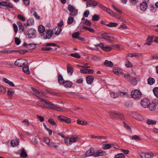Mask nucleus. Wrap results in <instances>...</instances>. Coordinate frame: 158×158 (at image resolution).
I'll list each match as a JSON object with an SVG mask.
<instances>
[{"label":"nucleus","mask_w":158,"mask_h":158,"mask_svg":"<svg viewBox=\"0 0 158 158\" xmlns=\"http://www.w3.org/2000/svg\"><path fill=\"white\" fill-rule=\"evenodd\" d=\"M6 92L5 88L3 87H0V94H3Z\"/></svg>","instance_id":"nucleus-57"},{"label":"nucleus","mask_w":158,"mask_h":158,"mask_svg":"<svg viewBox=\"0 0 158 158\" xmlns=\"http://www.w3.org/2000/svg\"><path fill=\"white\" fill-rule=\"evenodd\" d=\"M101 38L109 43H112L114 40V37L111 35L106 32L102 33L101 34Z\"/></svg>","instance_id":"nucleus-2"},{"label":"nucleus","mask_w":158,"mask_h":158,"mask_svg":"<svg viewBox=\"0 0 158 158\" xmlns=\"http://www.w3.org/2000/svg\"><path fill=\"white\" fill-rule=\"evenodd\" d=\"M64 142L67 145L71 144L70 141V138L65 139H64Z\"/></svg>","instance_id":"nucleus-63"},{"label":"nucleus","mask_w":158,"mask_h":158,"mask_svg":"<svg viewBox=\"0 0 158 158\" xmlns=\"http://www.w3.org/2000/svg\"><path fill=\"white\" fill-rule=\"evenodd\" d=\"M26 33L29 38H33L36 37V31L34 29H29Z\"/></svg>","instance_id":"nucleus-7"},{"label":"nucleus","mask_w":158,"mask_h":158,"mask_svg":"<svg viewBox=\"0 0 158 158\" xmlns=\"http://www.w3.org/2000/svg\"><path fill=\"white\" fill-rule=\"evenodd\" d=\"M53 34V32L52 30H48L47 31L45 35H44L43 37L44 39H49L52 36Z\"/></svg>","instance_id":"nucleus-13"},{"label":"nucleus","mask_w":158,"mask_h":158,"mask_svg":"<svg viewBox=\"0 0 158 158\" xmlns=\"http://www.w3.org/2000/svg\"><path fill=\"white\" fill-rule=\"evenodd\" d=\"M106 25L109 27H115L118 26V23H117L110 22L109 23L107 24Z\"/></svg>","instance_id":"nucleus-38"},{"label":"nucleus","mask_w":158,"mask_h":158,"mask_svg":"<svg viewBox=\"0 0 158 158\" xmlns=\"http://www.w3.org/2000/svg\"><path fill=\"white\" fill-rule=\"evenodd\" d=\"M141 104L142 106L144 108H147L148 107L150 104V102L149 100L146 98L142 99L141 102Z\"/></svg>","instance_id":"nucleus-11"},{"label":"nucleus","mask_w":158,"mask_h":158,"mask_svg":"<svg viewBox=\"0 0 158 158\" xmlns=\"http://www.w3.org/2000/svg\"><path fill=\"white\" fill-rule=\"evenodd\" d=\"M98 4V3L95 1L90 0L88 1L87 2V7H94L96 6Z\"/></svg>","instance_id":"nucleus-15"},{"label":"nucleus","mask_w":158,"mask_h":158,"mask_svg":"<svg viewBox=\"0 0 158 158\" xmlns=\"http://www.w3.org/2000/svg\"><path fill=\"white\" fill-rule=\"evenodd\" d=\"M100 19L98 15H94L93 16L92 20L94 21H98Z\"/></svg>","instance_id":"nucleus-46"},{"label":"nucleus","mask_w":158,"mask_h":158,"mask_svg":"<svg viewBox=\"0 0 158 158\" xmlns=\"http://www.w3.org/2000/svg\"><path fill=\"white\" fill-rule=\"evenodd\" d=\"M154 154L152 153H145V158H152L153 157Z\"/></svg>","instance_id":"nucleus-39"},{"label":"nucleus","mask_w":158,"mask_h":158,"mask_svg":"<svg viewBox=\"0 0 158 158\" xmlns=\"http://www.w3.org/2000/svg\"><path fill=\"white\" fill-rule=\"evenodd\" d=\"M36 47L35 44H29L27 45V48L30 49H33L35 48Z\"/></svg>","instance_id":"nucleus-42"},{"label":"nucleus","mask_w":158,"mask_h":158,"mask_svg":"<svg viewBox=\"0 0 158 158\" xmlns=\"http://www.w3.org/2000/svg\"><path fill=\"white\" fill-rule=\"evenodd\" d=\"M95 152L94 149L93 148H91L86 152L85 156L89 157L93 155L94 156Z\"/></svg>","instance_id":"nucleus-14"},{"label":"nucleus","mask_w":158,"mask_h":158,"mask_svg":"<svg viewBox=\"0 0 158 158\" xmlns=\"http://www.w3.org/2000/svg\"><path fill=\"white\" fill-rule=\"evenodd\" d=\"M87 83L89 85H91L94 80V77L91 75L88 76L86 78Z\"/></svg>","instance_id":"nucleus-19"},{"label":"nucleus","mask_w":158,"mask_h":158,"mask_svg":"<svg viewBox=\"0 0 158 158\" xmlns=\"http://www.w3.org/2000/svg\"><path fill=\"white\" fill-rule=\"evenodd\" d=\"M63 85L67 88H70L73 85V83L69 81H66L64 82Z\"/></svg>","instance_id":"nucleus-23"},{"label":"nucleus","mask_w":158,"mask_h":158,"mask_svg":"<svg viewBox=\"0 0 158 158\" xmlns=\"http://www.w3.org/2000/svg\"><path fill=\"white\" fill-rule=\"evenodd\" d=\"M25 66L23 68V71L26 73L29 74H30V72L29 70L28 66L27 65Z\"/></svg>","instance_id":"nucleus-34"},{"label":"nucleus","mask_w":158,"mask_h":158,"mask_svg":"<svg viewBox=\"0 0 158 158\" xmlns=\"http://www.w3.org/2000/svg\"><path fill=\"white\" fill-rule=\"evenodd\" d=\"M67 72L68 73L71 75L73 71V68L69 64H68L67 65Z\"/></svg>","instance_id":"nucleus-22"},{"label":"nucleus","mask_w":158,"mask_h":158,"mask_svg":"<svg viewBox=\"0 0 158 158\" xmlns=\"http://www.w3.org/2000/svg\"><path fill=\"white\" fill-rule=\"evenodd\" d=\"M52 48L51 47H43L41 48V50L43 51H49L51 50Z\"/></svg>","instance_id":"nucleus-61"},{"label":"nucleus","mask_w":158,"mask_h":158,"mask_svg":"<svg viewBox=\"0 0 158 158\" xmlns=\"http://www.w3.org/2000/svg\"><path fill=\"white\" fill-rule=\"evenodd\" d=\"M128 81L133 85H135L137 84V81L136 77H131L129 80H128Z\"/></svg>","instance_id":"nucleus-20"},{"label":"nucleus","mask_w":158,"mask_h":158,"mask_svg":"<svg viewBox=\"0 0 158 158\" xmlns=\"http://www.w3.org/2000/svg\"><path fill=\"white\" fill-rule=\"evenodd\" d=\"M15 44L17 45H19L20 43V40L17 37L15 38Z\"/></svg>","instance_id":"nucleus-64"},{"label":"nucleus","mask_w":158,"mask_h":158,"mask_svg":"<svg viewBox=\"0 0 158 158\" xmlns=\"http://www.w3.org/2000/svg\"><path fill=\"white\" fill-rule=\"evenodd\" d=\"M124 118V115L123 114L120 113H118L117 119L120 118L123 119Z\"/></svg>","instance_id":"nucleus-58"},{"label":"nucleus","mask_w":158,"mask_h":158,"mask_svg":"<svg viewBox=\"0 0 158 158\" xmlns=\"http://www.w3.org/2000/svg\"><path fill=\"white\" fill-rule=\"evenodd\" d=\"M91 138H95L98 139H106L107 138L106 137L104 136H95L94 135H92L91 136Z\"/></svg>","instance_id":"nucleus-36"},{"label":"nucleus","mask_w":158,"mask_h":158,"mask_svg":"<svg viewBox=\"0 0 158 158\" xmlns=\"http://www.w3.org/2000/svg\"><path fill=\"white\" fill-rule=\"evenodd\" d=\"M33 90L34 92V94H35L36 96L38 97L39 98H40V96L46 97V94L44 92H39L35 88H34Z\"/></svg>","instance_id":"nucleus-10"},{"label":"nucleus","mask_w":158,"mask_h":158,"mask_svg":"<svg viewBox=\"0 0 158 158\" xmlns=\"http://www.w3.org/2000/svg\"><path fill=\"white\" fill-rule=\"evenodd\" d=\"M124 127L130 131V132H132V130L130 127L125 122H123Z\"/></svg>","instance_id":"nucleus-54"},{"label":"nucleus","mask_w":158,"mask_h":158,"mask_svg":"<svg viewBox=\"0 0 158 158\" xmlns=\"http://www.w3.org/2000/svg\"><path fill=\"white\" fill-rule=\"evenodd\" d=\"M110 117L113 119H117L118 117V112L115 111H110L109 113Z\"/></svg>","instance_id":"nucleus-18"},{"label":"nucleus","mask_w":158,"mask_h":158,"mask_svg":"<svg viewBox=\"0 0 158 158\" xmlns=\"http://www.w3.org/2000/svg\"><path fill=\"white\" fill-rule=\"evenodd\" d=\"M48 146L51 147H54L56 149H57L58 147V145H56L55 143L52 141L50 142Z\"/></svg>","instance_id":"nucleus-47"},{"label":"nucleus","mask_w":158,"mask_h":158,"mask_svg":"<svg viewBox=\"0 0 158 158\" xmlns=\"http://www.w3.org/2000/svg\"><path fill=\"white\" fill-rule=\"evenodd\" d=\"M114 158H125V156L123 153H119L116 155Z\"/></svg>","instance_id":"nucleus-48"},{"label":"nucleus","mask_w":158,"mask_h":158,"mask_svg":"<svg viewBox=\"0 0 158 158\" xmlns=\"http://www.w3.org/2000/svg\"><path fill=\"white\" fill-rule=\"evenodd\" d=\"M36 116L37 118L39 119V120H40V122H42L44 121V119L43 117L41 116H40L38 114L36 115Z\"/></svg>","instance_id":"nucleus-60"},{"label":"nucleus","mask_w":158,"mask_h":158,"mask_svg":"<svg viewBox=\"0 0 158 158\" xmlns=\"http://www.w3.org/2000/svg\"><path fill=\"white\" fill-rule=\"evenodd\" d=\"M58 81L59 83L60 84H63L64 82L65 81L63 79V77L60 74H59L58 77Z\"/></svg>","instance_id":"nucleus-27"},{"label":"nucleus","mask_w":158,"mask_h":158,"mask_svg":"<svg viewBox=\"0 0 158 158\" xmlns=\"http://www.w3.org/2000/svg\"><path fill=\"white\" fill-rule=\"evenodd\" d=\"M61 30H62V29L61 28L58 27L56 31L55 32V34L56 35H59L60 34V33L61 31Z\"/></svg>","instance_id":"nucleus-55"},{"label":"nucleus","mask_w":158,"mask_h":158,"mask_svg":"<svg viewBox=\"0 0 158 158\" xmlns=\"http://www.w3.org/2000/svg\"><path fill=\"white\" fill-rule=\"evenodd\" d=\"M3 81L6 83L9 84L10 86H11L14 87L15 86L14 84L12 82L10 81L9 80L6 78H3Z\"/></svg>","instance_id":"nucleus-28"},{"label":"nucleus","mask_w":158,"mask_h":158,"mask_svg":"<svg viewBox=\"0 0 158 158\" xmlns=\"http://www.w3.org/2000/svg\"><path fill=\"white\" fill-rule=\"evenodd\" d=\"M19 29L21 30L22 31H24V27L22 25V23L20 21H18L17 23Z\"/></svg>","instance_id":"nucleus-37"},{"label":"nucleus","mask_w":158,"mask_h":158,"mask_svg":"<svg viewBox=\"0 0 158 158\" xmlns=\"http://www.w3.org/2000/svg\"><path fill=\"white\" fill-rule=\"evenodd\" d=\"M44 141L48 145L49 144L50 140V139L48 138H44Z\"/></svg>","instance_id":"nucleus-62"},{"label":"nucleus","mask_w":158,"mask_h":158,"mask_svg":"<svg viewBox=\"0 0 158 158\" xmlns=\"http://www.w3.org/2000/svg\"><path fill=\"white\" fill-rule=\"evenodd\" d=\"M27 155L25 152L24 148H23L21 152L20 156L21 157L23 158H25L27 156Z\"/></svg>","instance_id":"nucleus-26"},{"label":"nucleus","mask_w":158,"mask_h":158,"mask_svg":"<svg viewBox=\"0 0 158 158\" xmlns=\"http://www.w3.org/2000/svg\"><path fill=\"white\" fill-rule=\"evenodd\" d=\"M112 48L111 46H106L105 47L104 49H103V50L106 52H109L110 51Z\"/></svg>","instance_id":"nucleus-50"},{"label":"nucleus","mask_w":158,"mask_h":158,"mask_svg":"<svg viewBox=\"0 0 158 158\" xmlns=\"http://www.w3.org/2000/svg\"><path fill=\"white\" fill-rule=\"evenodd\" d=\"M46 46H57L58 48H60L59 46L57 45L56 44L51 43H47L46 44Z\"/></svg>","instance_id":"nucleus-56"},{"label":"nucleus","mask_w":158,"mask_h":158,"mask_svg":"<svg viewBox=\"0 0 158 158\" xmlns=\"http://www.w3.org/2000/svg\"><path fill=\"white\" fill-rule=\"evenodd\" d=\"M37 105L42 108H48L59 111H63V110L61 107L56 106L50 102L47 101L43 98H40V100L37 102Z\"/></svg>","instance_id":"nucleus-1"},{"label":"nucleus","mask_w":158,"mask_h":158,"mask_svg":"<svg viewBox=\"0 0 158 158\" xmlns=\"http://www.w3.org/2000/svg\"><path fill=\"white\" fill-rule=\"evenodd\" d=\"M70 56L72 57H73L77 58H79L81 57L80 55L78 53H71L70 54Z\"/></svg>","instance_id":"nucleus-40"},{"label":"nucleus","mask_w":158,"mask_h":158,"mask_svg":"<svg viewBox=\"0 0 158 158\" xmlns=\"http://www.w3.org/2000/svg\"><path fill=\"white\" fill-rule=\"evenodd\" d=\"M113 72L114 73L117 75L123 73L122 70L117 67L114 68L113 69Z\"/></svg>","instance_id":"nucleus-17"},{"label":"nucleus","mask_w":158,"mask_h":158,"mask_svg":"<svg viewBox=\"0 0 158 158\" xmlns=\"http://www.w3.org/2000/svg\"><path fill=\"white\" fill-rule=\"evenodd\" d=\"M110 95L111 97L114 98H115L119 96H123L127 95V93L126 92H122L118 91L116 93L112 92L110 93Z\"/></svg>","instance_id":"nucleus-9"},{"label":"nucleus","mask_w":158,"mask_h":158,"mask_svg":"<svg viewBox=\"0 0 158 158\" xmlns=\"http://www.w3.org/2000/svg\"><path fill=\"white\" fill-rule=\"evenodd\" d=\"M14 91L12 89H9L7 91L8 95L9 96H11L14 94Z\"/></svg>","instance_id":"nucleus-59"},{"label":"nucleus","mask_w":158,"mask_h":158,"mask_svg":"<svg viewBox=\"0 0 158 158\" xmlns=\"http://www.w3.org/2000/svg\"><path fill=\"white\" fill-rule=\"evenodd\" d=\"M34 23V20L33 19H31L27 20V24L24 23V25L25 26L27 27L29 25H33Z\"/></svg>","instance_id":"nucleus-32"},{"label":"nucleus","mask_w":158,"mask_h":158,"mask_svg":"<svg viewBox=\"0 0 158 158\" xmlns=\"http://www.w3.org/2000/svg\"><path fill=\"white\" fill-rule=\"evenodd\" d=\"M28 62L27 60L21 59H18L15 63V64L18 67H22L24 65H27Z\"/></svg>","instance_id":"nucleus-5"},{"label":"nucleus","mask_w":158,"mask_h":158,"mask_svg":"<svg viewBox=\"0 0 158 158\" xmlns=\"http://www.w3.org/2000/svg\"><path fill=\"white\" fill-rule=\"evenodd\" d=\"M125 65L126 67L127 68H131L132 66V63L128 60H127L126 61Z\"/></svg>","instance_id":"nucleus-53"},{"label":"nucleus","mask_w":158,"mask_h":158,"mask_svg":"<svg viewBox=\"0 0 158 158\" xmlns=\"http://www.w3.org/2000/svg\"><path fill=\"white\" fill-rule=\"evenodd\" d=\"M71 144L77 142V140L79 139V136L77 135H74L70 138Z\"/></svg>","instance_id":"nucleus-21"},{"label":"nucleus","mask_w":158,"mask_h":158,"mask_svg":"<svg viewBox=\"0 0 158 158\" xmlns=\"http://www.w3.org/2000/svg\"><path fill=\"white\" fill-rule=\"evenodd\" d=\"M149 105V109L151 111H154L156 109V106L155 104L152 103L151 104H150Z\"/></svg>","instance_id":"nucleus-35"},{"label":"nucleus","mask_w":158,"mask_h":158,"mask_svg":"<svg viewBox=\"0 0 158 158\" xmlns=\"http://www.w3.org/2000/svg\"><path fill=\"white\" fill-rule=\"evenodd\" d=\"M57 119L60 122H65L67 123H70L71 122L70 118L64 116L60 115L57 116Z\"/></svg>","instance_id":"nucleus-6"},{"label":"nucleus","mask_w":158,"mask_h":158,"mask_svg":"<svg viewBox=\"0 0 158 158\" xmlns=\"http://www.w3.org/2000/svg\"><path fill=\"white\" fill-rule=\"evenodd\" d=\"M104 64L106 66L109 67H112L113 65V64L112 62L110 61H108L107 60H105Z\"/></svg>","instance_id":"nucleus-33"},{"label":"nucleus","mask_w":158,"mask_h":158,"mask_svg":"<svg viewBox=\"0 0 158 158\" xmlns=\"http://www.w3.org/2000/svg\"><path fill=\"white\" fill-rule=\"evenodd\" d=\"M153 91L155 95L157 98H158V87H156L154 88Z\"/></svg>","instance_id":"nucleus-43"},{"label":"nucleus","mask_w":158,"mask_h":158,"mask_svg":"<svg viewBox=\"0 0 158 158\" xmlns=\"http://www.w3.org/2000/svg\"><path fill=\"white\" fill-rule=\"evenodd\" d=\"M132 97L136 99H139L142 96V94L140 91L138 89L132 90L131 92Z\"/></svg>","instance_id":"nucleus-3"},{"label":"nucleus","mask_w":158,"mask_h":158,"mask_svg":"<svg viewBox=\"0 0 158 158\" xmlns=\"http://www.w3.org/2000/svg\"><path fill=\"white\" fill-rule=\"evenodd\" d=\"M68 9L70 12L69 15L72 16H75L78 14V10L75 9L74 6L71 4H69L68 7Z\"/></svg>","instance_id":"nucleus-4"},{"label":"nucleus","mask_w":158,"mask_h":158,"mask_svg":"<svg viewBox=\"0 0 158 158\" xmlns=\"http://www.w3.org/2000/svg\"><path fill=\"white\" fill-rule=\"evenodd\" d=\"M17 17L19 19L23 21H25L26 19V18L21 15H18L17 16Z\"/></svg>","instance_id":"nucleus-51"},{"label":"nucleus","mask_w":158,"mask_h":158,"mask_svg":"<svg viewBox=\"0 0 158 158\" xmlns=\"http://www.w3.org/2000/svg\"><path fill=\"white\" fill-rule=\"evenodd\" d=\"M74 20V18L72 16L69 17L68 19L67 22L69 24H71L72 23Z\"/></svg>","instance_id":"nucleus-49"},{"label":"nucleus","mask_w":158,"mask_h":158,"mask_svg":"<svg viewBox=\"0 0 158 158\" xmlns=\"http://www.w3.org/2000/svg\"><path fill=\"white\" fill-rule=\"evenodd\" d=\"M155 80L154 78L150 77L148 79V83L150 85H152L155 83Z\"/></svg>","instance_id":"nucleus-31"},{"label":"nucleus","mask_w":158,"mask_h":158,"mask_svg":"<svg viewBox=\"0 0 158 158\" xmlns=\"http://www.w3.org/2000/svg\"><path fill=\"white\" fill-rule=\"evenodd\" d=\"M106 155V152L100 150H97L95 152L94 154V157H97L99 156H102Z\"/></svg>","instance_id":"nucleus-12"},{"label":"nucleus","mask_w":158,"mask_h":158,"mask_svg":"<svg viewBox=\"0 0 158 158\" xmlns=\"http://www.w3.org/2000/svg\"><path fill=\"white\" fill-rule=\"evenodd\" d=\"M38 30L40 33H43L45 31V27L43 25H40L38 27Z\"/></svg>","instance_id":"nucleus-30"},{"label":"nucleus","mask_w":158,"mask_h":158,"mask_svg":"<svg viewBox=\"0 0 158 158\" xmlns=\"http://www.w3.org/2000/svg\"><path fill=\"white\" fill-rule=\"evenodd\" d=\"M77 122L79 124L83 125H86L87 124V122L82 120H81L80 119H78L77 121Z\"/></svg>","instance_id":"nucleus-41"},{"label":"nucleus","mask_w":158,"mask_h":158,"mask_svg":"<svg viewBox=\"0 0 158 158\" xmlns=\"http://www.w3.org/2000/svg\"><path fill=\"white\" fill-rule=\"evenodd\" d=\"M19 143V140L18 139H13L11 141V143L13 147L16 146Z\"/></svg>","instance_id":"nucleus-25"},{"label":"nucleus","mask_w":158,"mask_h":158,"mask_svg":"<svg viewBox=\"0 0 158 158\" xmlns=\"http://www.w3.org/2000/svg\"><path fill=\"white\" fill-rule=\"evenodd\" d=\"M146 123L148 125H153L156 124V121L152 119H148L146 121Z\"/></svg>","instance_id":"nucleus-29"},{"label":"nucleus","mask_w":158,"mask_h":158,"mask_svg":"<svg viewBox=\"0 0 158 158\" xmlns=\"http://www.w3.org/2000/svg\"><path fill=\"white\" fill-rule=\"evenodd\" d=\"M129 115L131 117L139 121H142L144 119L142 116L135 112L131 113Z\"/></svg>","instance_id":"nucleus-8"},{"label":"nucleus","mask_w":158,"mask_h":158,"mask_svg":"<svg viewBox=\"0 0 158 158\" xmlns=\"http://www.w3.org/2000/svg\"><path fill=\"white\" fill-rule=\"evenodd\" d=\"M48 122L52 125H56L54 120L52 118H49L48 120Z\"/></svg>","instance_id":"nucleus-45"},{"label":"nucleus","mask_w":158,"mask_h":158,"mask_svg":"<svg viewBox=\"0 0 158 158\" xmlns=\"http://www.w3.org/2000/svg\"><path fill=\"white\" fill-rule=\"evenodd\" d=\"M148 4L145 2H143L140 4V8L141 10L145 11L147 7Z\"/></svg>","instance_id":"nucleus-24"},{"label":"nucleus","mask_w":158,"mask_h":158,"mask_svg":"<svg viewBox=\"0 0 158 158\" xmlns=\"http://www.w3.org/2000/svg\"><path fill=\"white\" fill-rule=\"evenodd\" d=\"M26 126L28 127L30 125V123L28 119H25L22 122Z\"/></svg>","instance_id":"nucleus-52"},{"label":"nucleus","mask_w":158,"mask_h":158,"mask_svg":"<svg viewBox=\"0 0 158 158\" xmlns=\"http://www.w3.org/2000/svg\"><path fill=\"white\" fill-rule=\"evenodd\" d=\"M80 34L78 32H76L72 34V37L74 39H77L78 40L83 41L84 40V38L79 36Z\"/></svg>","instance_id":"nucleus-16"},{"label":"nucleus","mask_w":158,"mask_h":158,"mask_svg":"<svg viewBox=\"0 0 158 158\" xmlns=\"http://www.w3.org/2000/svg\"><path fill=\"white\" fill-rule=\"evenodd\" d=\"M111 147V144H103L102 146L103 149H104L106 150L110 148Z\"/></svg>","instance_id":"nucleus-44"}]
</instances>
